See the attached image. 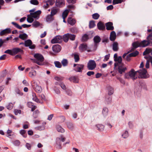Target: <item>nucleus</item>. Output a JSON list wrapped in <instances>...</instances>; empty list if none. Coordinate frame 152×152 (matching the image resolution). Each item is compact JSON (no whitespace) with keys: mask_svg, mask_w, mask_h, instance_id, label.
<instances>
[{"mask_svg":"<svg viewBox=\"0 0 152 152\" xmlns=\"http://www.w3.org/2000/svg\"><path fill=\"white\" fill-rule=\"evenodd\" d=\"M137 72V71L135 72L133 69H132L129 72V76H130V77L132 78L133 80H134L137 78V77H135V75Z\"/></svg>","mask_w":152,"mask_h":152,"instance_id":"f3484780","label":"nucleus"},{"mask_svg":"<svg viewBox=\"0 0 152 152\" xmlns=\"http://www.w3.org/2000/svg\"><path fill=\"white\" fill-rule=\"evenodd\" d=\"M74 58L75 60V61L76 62H77L79 60V57L78 54H73Z\"/></svg>","mask_w":152,"mask_h":152,"instance_id":"09e8293b","label":"nucleus"},{"mask_svg":"<svg viewBox=\"0 0 152 152\" xmlns=\"http://www.w3.org/2000/svg\"><path fill=\"white\" fill-rule=\"evenodd\" d=\"M122 136L124 138L127 137L129 136L128 132L127 131H125L124 133L122 135Z\"/></svg>","mask_w":152,"mask_h":152,"instance_id":"052dcab7","label":"nucleus"},{"mask_svg":"<svg viewBox=\"0 0 152 152\" xmlns=\"http://www.w3.org/2000/svg\"><path fill=\"white\" fill-rule=\"evenodd\" d=\"M13 104L12 103H10L6 106V107L9 110H11L13 108Z\"/></svg>","mask_w":152,"mask_h":152,"instance_id":"680f3d73","label":"nucleus"},{"mask_svg":"<svg viewBox=\"0 0 152 152\" xmlns=\"http://www.w3.org/2000/svg\"><path fill=\"white\" fill-rule=\"evenodd\" d=\"M111 98L109 96H107L106 97V102L107 103V104H109L110 103L111 101Z\"/></svg>","mask_w":152,"mask_h":152,"instance_id":"de8ad7c7","label":"nucleus"},{"mask_svg":"<svg viewBox=\"0 0 152 152\" xmlns=\"http://www.w3.org/2000/svg\"><path fill=\"white\" fill-rule=\"evenodd\" d=\"M15 91L17 94H19V95L22 96L23 94V93L18 88H15Z\"/></svg>","mask_w":152,"mask_h":152,"instance_id":"5fc2aeb1","label":"nucleus"},{"mask_svg":"<svg viewBox=\"0 0 152 152\" xmlns=\"http://www.w3.org/2000/svg\"><path fill=\"white\" fill-rule=\"evenodd\" d=\"M40 25V23L38 21H35L33 22L32 26L35 27H37Z\"/></svg>","mask_w":152,"mask_h":152,"instance_id":"6e6d98bb","label":"nucleus"},{"mask_svg":"<svg viewBox=\"0 0 152 152\" xmlns=\"http://www.w3.org/2000/svg\"><path fill=\"white\" fill-rule=\"evenodd\" d=\"M105 25L107 30H113L114 29V27L113 26L112 22H109L106 23Z\"/></svg>","mask_w":152,"mask_h":152,"instance_id":"dca6fc26","label":"nucleus"},{"mask_svg":"<svg viewBox=\"0 0 152 152\" xmlns=\"http://www.w3.org/2000/svg\"><path fill=\"white\" fill-rule=\"evenodd\" d=\"M109 39L108 37H104L102 39V42L103 43H107L109 42Z\"/></svg>","mask_w":152,"mask_h":152,"instance_id":"338daca9","label":"nucleus"},{"mask_svg":"<svg viewBox=\"0 0 152 152\" xmlns=\"http://www.w3.org/2000/svg\"><path fill=\"white\" fill-rule=\"evenodd\" d=\"M69 80L75 83H77L79 81L78 78L76 76L71 77L69 78Z\"/></svg>","mask_w":152,"mask_h":152,"instance_id":"bb28decb","label":"nucleus"},{"mask_svg":"<svg viewBox=\"0 0 152 152\" xmlns=\"http://www.w3.org/2000/svg\"><path fill=\"white\" fill-rule=\"evenodd\" d=\"M62 40V37L60 35H58L52 39L51 40V42L52 44L56 43H60L61 42Z\"/></svg>","mask_w":152,"mask_h":152,"instance_id":"0eeeda50","label":"nucleus"},{"mask_svg":"<svg viewBox=\"0 0 152 152\" xmlns=\"http://www.w3.org/2000/svg\"><path fill=\"white\" fill-rule=\"evenodd\" d=\"M32 99L34 101L37 103H40L41 102L39 99L37 98L35 93H32Z\"/></svg>","mask_w":152,"mask_h":152,"instance_id":"7c9ffc66","label":"nucleus"},{"mask_svg":"<svg viewBox=\"0 0 152 152\" xmlns=\"http://www.w3.org/2000/svg\"><path fill=\"white\" fill-rule=\"evenodd\" d=\"M113 50L114 51H117L118 50V43L117 42H113Z\"/></svg>","mask_w":152,"mask_h":152,"instance_id":"a878e982","label":"nucleus"},{"mask_svg":"<svg viewBox=\"0 0 152 152\" xmlns=\"http://www.w3.org/2000/svg\"><path fill=\"white\" fill-rule=\"evenodd\" d=\"M96 126L97 128V129L99 131H101L103 130L104 128V126L103 125L99 124L96 125Z\"/></svg>","mask_w":152,"mask_h":152,"instance_id":"f704fd0d","label":"nucleus"},{"mask_svg":"<svg viewBox=\"0 0 152 152\" xmlns=\"http://www.w3.org/2000/svg\"><path fill=\"white\" fill-rule=\"evenodd\" d=\"M97 26L98 29L100 30H104L105 28V26L101 21H99L98 23Z\"/></svg>","mask_w":152,"mask_h":152,"instance_id":"5701e85b","label":"nucleus"},{"mask_svg":"<svg viewBox=\"0 0 152 152\" xmlns=\"http://www.w3.org/2000/svg\"><path fill=\"white\" fill-rule=\"evenodd\" d=\"M19 38L23 40H24L27 38L28 35L25 33L20 34L19 36Z\"/></svg>","mask_w":152,"mask_h":152,"instance_id":"c756f323","label":"nucleus"},{"mask_svg":"<svg viewBox=\"0 0 152 152\" xmlns=\"http://www.w3.org/2000/svg\"><path fill=\"white\" fill-rule=\"evenodd\" d=\"M31 86L35 91L37 93H40L42 91V88L36 82L31 84Z\"/></svg>","mask_w":152,"mask_h":152,"instance_id":"9d476101","label":"nucleus"},{"mask_svg":"<svg viewBox=\"0 0 152 152\" xmlns=\"http://www.w3.org/2000/svg\"><path fill=\"white\" fill-rule=\"evenodd\" d=\"M132 47L128 52V53L134 51L136 48L138 47H140V42L138 41L134 42L132 43Z\"/></svg>","mask_w":152,"mask_h":152,"instance_id":"9b49d317","label":"nucleus"},{"mask_svg":"<svg viewBox=\"0 0 152 152\" xmlns=\"http://www.w3.org/2000/svg\"><path fill=\"white\" fill-rule=\"evenodd\" d=\"M101 39L100 37L98 35L94 37L93 40L94 45V48L93 49V50L95 51L96 50L98 46V44L101 41Z\"/></svg>","mask_w":152,"mask_h":152,"instance_id":"20e7f679","label":"nucleus"},{"mask_svg":"<svg viewBox=\"0 0 152 152\" xmlns=\"http://www.w3.org/2000/svg\"><path fill=\"white\" fill-rule=\"evenodd\" d=\"M151 43V41L149 39L147 40H144L140 42V47H145L148 46Z\"/></svg>","mask_w":152,"mask_h":152,"instance_id":"2eb2a0df","label":"nucleus"},{"mask_svg":"<svg viewBox=\"0 0 152 152\" xmlns=\"http://www.w3.org/2000/svg\"><path fill=\"white\" fill-rule=\"evenodd\" d=\"M68 34H69V33H67L66 34H65L63 36V40L64 41L66 42H68L69 39V37Z\"/></svg>","mask_w":152,"mask_h":152,"instance_id":"e433bc0d","label":"nucleus"},{"mask_svg":"<svg viewBox=\"0 0 152 152\" xmlns=\"http://www.w3.org/2000/svg\"><path fill=\"white\" fill-rule=\"evenodd\" d=\"M99 15L97 13H95L92 15V18L95 20L98 19L99 17Z\"/></svg>","mask_w":152,"mask_h":152,"instance_id":"8fccbe9b","label":"nucleus"},{"mask_svg":"<svg viewBox=\"0 0 152 152\" xmlns=\"http://www.w3.org/2000/svg\"><path fill=\"white\" fill-rule=\"evenodd\" d=\"M41 13V11L39 10L34 13H31L30 15L33 18L38 19L39 18V15Z\"/></svg>","mask_w":152,"mask_h":152,"instance_id":"ddd939ff","label":"nucleus"},{"mask_svg":"<svg viewBox=\"0 0 152 152\" xmlns=\"http://www.w3.org/2000/svg\"><path fill=\"white\" fill-rule=\"evenodd\" d=\"M54 64L55 66L58 68H60L61 67V63L58 61H56L54 62Z\"/></svg>","mask_w":152,"mask_h":152,"instance_id":"4d7b16f0","label":"nucleus"},{"mask_svg":"<svg viewBox=\"0 0 152 152\" xmlns=\"http://www.w3.org/2000/svg\"><path fill=\"white\" fill-rule=\"evenodd\" d=\"M67 21L68 23L72 26L74 25L76 23L75 19L71 17L68 18Z\"/></svg>","mask_w":152,"mask_h":152,"instance_id":"393cba45","label":"nucleus"},{"mask_svg":"<svg viewBox=\"0 0 152 152\" xmlns=\"http://www.w3.org/2000/svg\"><path fill=\"white\" fill-rule=\"evenodd\" d=\"M58 9L56 8H53L51 9L50 14L52 16L55 15L58 12Z\"/></svg>","mask_w":152,"mask_h":152,"instance_id":"473e14b6","label":"nucleus"},{"mask_svg":"<svg viewBox=\"0 0 152 152\" xmlns=\"http://www.w3.org/2000/svg\"><path fill=\"white\" fill-rule=\"evenodd\" d=\"M137 72L139 73V78L146 79L149 77V75L147 73L146 69L145 68L138 70Z\"/></svg>","mask_w":152,"mask_h":152,"instance_id":"f03ea898","label":"nucleus"},{"mask_svg":"<svg viewBox=\"0 0 152 152\" xmlns=\"http://www.w3.org/2000/svg\"><path fill=\"white\" fill-rule=\"evenodd\" d=\"M96 26L95 21L94 20H91L89 22V28H91L94 27Z\"/></svg>","mask_w":152,"mask_h":152,"instance_id":"c9c22d12","label":"nucleus"},{"mask_svg":"<svg viewBox=\"0 0 152 152\" xmlns=\"http://www.w3.org/2000/svg\"><path fill=\"white\" fill-rule=\"evenodd\" d=\"M89 39L88 35L87 34H85L83 36L81 40L83 42H86Z\"/></svg>","mask_w":152,"mask_h":152,"instance_id":"cd10ccee","label":"nucleus"},{"mask_svg":"<svg viewBox=\"0 0 152 152\" xmlns=\"http://www.w3.org/2000/svg\"><path fill=\"white\" fill-rule=\"evenodd\" d=\"M31 104V105L32 107H31V111H33L35 109H36L37 108V106L35 105H33V104L31 102H29L28 103V104L29 105Z\"/></svg>","mask_w":152,"mask_h":152,"instance_id":"864d4df0","label":"nucleus"},{"mask_svg":"<svg viewBox=\"0 0 152 152\" xmlns=\"http://www.w3.org/2000/svg\"><path fill=\"white\" fill-rule=\"evenodd\" d=\"M84 65L82 64H79L77 66L75 67L74 70L77 72H81L83 69Z\"/></svg>","mask_w":152,"mask_h":152,"instance_id":"a211bd4d","label":"nucleus"},{"mask_svg":"<svg viewBox=\"0 0 152 152\" xmlns=\"http://www.w3.org/2000/svg\"><path fill=\"white\" fill-rule=\"evenodd\" d=\"M52 48L54 52L55 53H58L61 51V47L59 45L56 44L53 45Z\"/></svg>","mask_w":152,"mask_h":152,"instance_id":"4468645a","label":"nucleus"},{"mask_svg":"<svg viewBox=\"0 0 152 152\" xmlns=\"http://www.w3.org/2000/svg\"><path fill=\"white\" fill-rule=\"evenodd\" d=\"M79 49L80 51L82 52L84 51L87 50L88 52H91L90 50L89 49L86 43H82L80 45L79 47Z\"/></svg>","mask_w":152,"mask_h":152,"instance_id":"423d86ee","label":"nucleus"},{"mask_svg":"<svg viewBox=\"0 0 152 152\" xmlns=\"http://www.w3.org/2000/svg\"><path fill=\"white\" fill-rule=\"evenodd\" d=\"M20 133L23 137H27V134L26 133V131L24 130H21L20 131Z\"/></svg>","mask_w":152,"mask_h":152,"instance_id":"79ce46f5","label":"nucleus"},{"mask_svg":"<svg viewBox=\"0 0 152 152\" xmlns=\"http://www.w3.org/2000/svg\"><path fill=\"white\" fill-rule=\"evenodd\" d=\"M27 21L29 23H32L34 20L33 18L30 15H28L27 19Z\"/></svg>","mask_w":152,"mask_h":152,"instance_id":"ea45409f","label":"nucleus"},{"mask_svg":"<svg viewBox=\"0 0 152 152\" xmlns=\"http://www.w3.org/2000/svg\"><path fill=\"white\" fill-rule=\"evenodd\" d=\"M69 38L70 39L73 41L75 39V38L76 37V35L74 34H68Z\"/></svg>","mask_w":152,"mask_h":152,"instance_id":"3c124183","label":"nucleus"},{"mask_svg":"<svg viewBox=\"0 0 152 152\" xmlns=\"http://www.w3.org/2000/svg\"><path fill=\"white\" fill-rule=\"evenodd\" d=\"M4 53H8L11 55L13 56L12 50L8 49L6 50Z\"/></svg>","mask_w":152,"mask_h":152,"instance_id":"e2e57ef3","label":"nucleus"},{"mask_svg":"<svg viewBox=\"0 0 152 152\" xmlns=\"http://www.w3.org/2000/svg\"><path fill=\"white\" fill-rule=\"evenodd\" d=\"M108 111V109L106 107L103 108L102 113L104 116H106L107 115Z\"/></svg>","mask_w":152,"mask_h":152,"instance_id":"a19ab883","label":"nucleus"},{"mask_svg":"<svg viewBox=\"0 0 152 152\" xmlns=\"http://www.w3.org/2000/svg\"><path fill=\"white\" fill-rule=\"evenodd\" d=\"M13 144L15 146H18L20 144V142L19 140H16L13 142Z\"/></svg>","mask_w":152,"mask_h":152,"instance_id":"0e129e2a","label":"nucleus"},{"mask_svg":"<svg viewBox=\"0 0 152 152\" xmlns=\"http://www.w3.org/2000/svg\"><path fill=\"white\" fill-rule=\"evenodd\" d=\"M59 85L62 89L64 90H65L66 89V86L63 83H60L59 84Z\"/></svg>","mask_w":152,"mask_h":152,"instance_id":"774afa93","label":"nucleus"},{"mask_svg":"<svg viewBox=\"0 0 152 152\" xmlns=\"http://www.w3.org/2000/svg\"><path fill=\"white\" fill-rule=\"evenodd\" d=\"M12 23L13 25H14L16 27L19 29H22V27L24 28H27V26L26 24H23L21 26H19L17 23L15 22H12Z\"/></svg>","mask_w":152,"mask_h":152,"instance_id":"4be33fe9","label":"nucleus"},{"mask_svg":"<svg viewBox=\"0 0 152 152\" xmlns=\"http://www.w3.org/2000/svg\"><path fill=\"white\" fill-rule=\"evenodd\" d=\"M96 64L93 60H90L87 64V68L88 70H93L96 67Z\"/></svg>","mask_w":152,"mask_h":152,"instance_id":"39448f33","label":"nucleus"},{"mask_svg":"<svg viewBox=\"0 0 152 152\" xmlns=\"http://www.w3.org/2000/svg\"><path fill=\"white\" fill-rule=\"evenodd\" d=\"M64 0H56V6L58 7H61L64 5Z\"/></svg>","mask_w":152,"mask_h":152,"instance_id":"6ab92c4d","label":"nucleus"},{"mask_svg":"<svg viewBox=\"0 0 152 152\" xmlns=\"http://www.w3.org/2000/svg\"><path fill=\"white\" fill-rule=\"evenodd\" d=\"M67 125L68 128L70 130H72L74 128V126L72 123L68 122L67 123Z\"/></svg>","mask_w":152,"mask_h":152,"instance_id":"a18cd8bd","label":"nucleus"},{"mask_svg":"<svg viewBox=\"0 0 152 152\" xmlns=\"http://www.w3.org/2000/svg\"><path fill=\"white\" fill-rule=\"evenodd\" d=\"M56 129L58 132L63 133L64 132V129L59 125L57 126Z\"/></svg>","mask_w":152,"mask_h":152,"instance_id":"58836bf2","label":"nucleus"},{"mask_svg":"<svg viewBox=\"0 0 152 152\" xmlns=\"http://www.w3.org/2000/svg\"><path fill=\"white\" fill-rule=\"evenodd\" d=\"M54 78L56 80L59 82H61L62 81L63 77H55Z\"/></svg>","mask_w":152,"mask_h":152,"instance_id":"bf43d9fd","label":"nucleus"},{"mask_svg":"<svg viewBox=\"0 0 152 152\" xmlns=\"http://www.w3.org/2000/svg\"><path fill=\"white\" fill-rule=\"evenodd\" d=\"M31 4L34 5H38L39 4V2L37 0H31L30 1Z\"/></svg>","mask_w":152,"mask_h":152,"instance_id":"49530a36","label":"nucleus"},{"mask_svg":"<svg viewBox=\"0 0 152 152\" xmlns=\"http://www.w3.org/2000/svg\"><path fill=\"white\" fill-rule=\"evenodd\" d=\"M11 32V30L10 28H7L2 31L0 33V36H2L6 34H10Z\"/></svg>","mask_w":152,"mask_h":152,"instance_id":"aec40b11","label":"nucleus"},{"mask_svg":"<svg viewBox=\"0 0 152 152\" xmlns=\"http://www.w3.org/2000/svg\"><path fill=\"white\" fill-rule=\"evenodd\" d=\"M107 87L108 91V94L109 95H112L113 93V89L110 86H107Z\"/></svg>","mask_w":152,"mask_h":152,"instance_id":"c85d7f7f","label":"nucleus"},{"mask_svg":"<svg viewBox=\"0 0 152 152\" xmlns=\"http://www.w3.org/2000/svg\"><path fill=\"white\" fill-rule=\"evenodd\" d=\"M24 45L26 47H29V48L31 49H34L35 47V45L32 44V41L29 39L25 40Z\"/></svg>","mask_w":152,"mask_h":152,"instance_id":"1a4fd4ad","label":"nucleus"},{"mask_svg":"<svg viewBox=\"0 0 152 152\" xmlns=\"http://www.w3.org/2000/svg\"><path fill=\"white\" fill-rule=\"evenodd\" d=\"M53 20V16L50 15H48L46 18V21L47 22H50Z\"/></svg>","mask_w":152,"mask_h":152,"instance_id":"2f4dec72","label":"nucleus"},{"mask_svg":"<svg viewBox=\"0 0 152 152\" xmlns=\"http://www.w3.org/2000/svg\"><path fill=\"white\" fill-rule=\"evenodd\" d=\"M50 5H53L55 2L54 0H48L46 1Z\"/></svg>","mask_w":152,"mask_h":152,"instance_id":"69168bd1","label":"nucleus"},{"mask_svg":"<svg viewBox=\"0 0 152 152\" xmlns=\"http://www.w3.org/2000/svg\"><path fill=\"white\" fill-rule=\"evenodd\" d=\"M36 74V71L35 70H33L29 73V75L30 77H33L35 76Z\"/></svg>","mask_w":152,"mask_h":152,"instance_id":"c03bdc74","label":"nucleus"},{"mask_svg":"<svg viewBox=\"0 0 152 152\" xmlns=\"http://www.w3.org/2000/svg\"><path fill=\"white\" fill-rule=\"evenodd\" d=\"M66 138L63 136L60 137H57L56 140V148L58 149H61L62 148L61 141L64 142Z\"/></svg>","mask_w":152,"mask_h":152,"instance_id":"7ed1b4c3","label":"nucleus"},{"mask_svg":"<svg viewBox=\"0 0 152 152\" xmlns=\"http://www.w3.org/2000/svg\"><path fill=\"white\" fill-rule=\"evenodd\" d=\"M123 1V0H113V5H115L118 4H120Z\"/></svg>","mask_w":152,"mask_h":152,"instance_id":"603ef678","label":"nucleus"},{"mask_svg":"<svg viewBox=\"0 0 152 152\" xmlns=\"http://www.w3.org/2000/svg\"><path fill=\"white\" fill-rule=\"evenodd\" d=\"M34 57L35 58L31 59V60L34 63L40 66L43 65L42 62L44 61V58L42 55L39 53H36L34 54Z\"/></svg>","mask_w":152,"mask_h":152,"instance_id":"f257e3e1","label":"nucleus"},{"mask_svg":"<svg viewBox=\"0 0 152 152\" xmlns=\"http://www.w3.org/2000/svg\"><path fill=\"white\" fill-rule=\"evenodd\" d=\"M116 38V34L115 31H112L110 35V39L111 41H114Z\"/></svg>","mask_w":152,"mask_h":152,"instance_id":"b1692460","label":"nucleus"},{"mask_svg":"<svg viewBox=\"0 0 152 152\" xmlns=\"http://www.w3.org/2000/svg\"><path fill=\"white\" fill-rule=\"evenodd\" d=\"M139 53L137 50L132 52L129 54V56L131 57H135L138 55Z\"/></svg>","mask_w":152,"mask_h":152,"instance_id":"4c0bfd02","label":"nucleus"},{"mask_svg":"<svg viewBox=\"0 0 152 152\" xmlns=\"http://www.w3.org/2000/svg\"><path fill=\"white\" fill-rule=\"evenodd\" d=\"M117 66L118 73L121 74L124 73L127 69L126 68L123 64H120Z\"/></svg>","mask_w":152,"mask_h":152,"instance_id":"6e6552de","label":"nucleus"},{"mask_svg":"<svg viewBox=\"0 0 152 152\" xmlns=\"http://www.w3.org/2000/svg\"><path fill=\"white\" fill-rule=\"evenodd\" d=\"M68 12H69L67 10H66L63 12L62 15L63 18H65L67 16Z\"/></svg>","mask_w":152,"mask_h":152,"instance_id":"13d9d810","label":"nucleus"},{"mask_svg":"<svg viewBox=\"0 0 152 152\" xmlns=\"http://www.w3.org/2000/svg\"><path fill=\"white\" fill-rule=\"evenodd\" d=\"M13 56H14L15 54H17L19 52H20L21 53H23V50L21 49L18 48H14L12 49Z\"/></svg>","mask_w":152,"mask_h":152,"instance_id":"412c9836","label":"nucleus"},{"mask_svg":"<svg viewBox=\"0 0 152 152\" xmlns=\"http://www.w3.org/2000/svg\"><path fill=\"white\" fill-rule=\"evenodd\" d=\"M114 61L115 62L114 64V69L116 68L120 64H122V57L119 56L115 59H114Z\"/></svg>","mask_w":152,"mask_h":152,"instance_id":"f8f14e48","label":"nucleus"},{"mask_svg":"<svg viewBox=\"0 0 152 152\" xmlns=\"http://www.w3.org/2000/svg\"><path fill=\"white\" fill-rule=\"evenodd\" d=\"M39 113V112L38 110H35L33 113V116L34 118L38 117Z\"/></svg>","mask_w":152,"mask_h":152,"instance_id":"72a5a7b5","label":"nucleus"},{"mask_svg":"<svg viewBox=\"0 0 152 152\" xmlns=\"http://www.w3.org/2000/svg\"><path fill=\"white\" fill-rule=\"evenodd\" d=\"M61 63L63 66H66L68 64V61L66 59H64L62 61Z\"/></svg>","mask_w":152,"mask_h":152,"instance_id":"37998d69","label":"nucleus"}]
</instances>
